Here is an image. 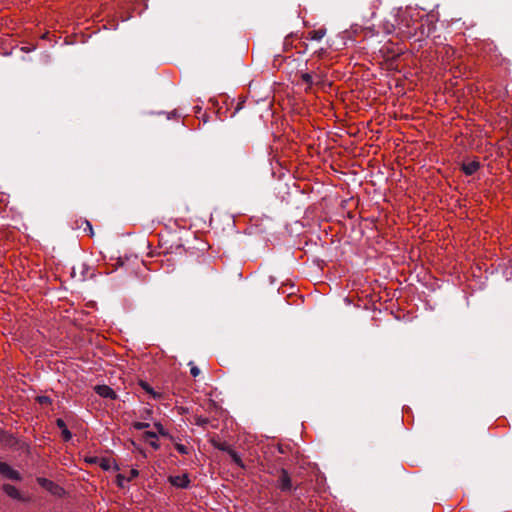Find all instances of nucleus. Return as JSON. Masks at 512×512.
Segmentation results:
<instances>
[{"label":"nucleus","mask_w":512,"mask_h":512,"mask_svg":"<svg viewBox=\"0 0 512 512\" xmlns=\"http://www.w3.org/2000/svg\"><path fill=\"white\" fill-rule=\"evenodd\" d=\"M169 483L175 487L186 489L190 486V479L187 474L180 476H170Z\"/></svg>","instance_id":"4"},{"label":"nucleus","mask_w":512,"mask_h":512,"mask_svg":"<svg viewBox=\"0 0 512 512\" xmlns=\"http://www.w3.org/2000/svg\"><path fill=\"white\" fill-rule=\"evenodd\" d=\"M240 107H241V104L239 103V104L237 105V107H236V111H238V110L240 109Z\"/></svg>","instance_id":"26"},{"label":"nucleus","mask_w":512,"mask_h":512,"mask_svg":"<svg viewBox=\"0 0 512 512\" xmlns=\"http://www.w3.org/2000/svg\"><path fill=\"white\" fill-rule=\"evenodd\" d=\"M229 456L231 457L232 461L239 467L244 468V463L241 460L240 456L237 454L236 451L232 450L229 453Z\"/></svg>","instance_id":"12"},{"label":"nucleus","mask_w":512,"mask_h":512,"mask_svg":"<svg viewBox=\"0 0 512 512\" xmlns=\"http://www.w3.org/2000/svg\"><path fill=\"white\" fill-rule=\"evenodd\" d=\"M278 486L283 492L291 491L292 481L291 477L286 469H281L278 477Z\"/></svg>","instance_id":"3"},{"label":"nucleus","mask_w":512,"mask_h":512,"mask_svg":"<svg viewBox=\"0 0 512 512\" xmlns=\"http://www.w3.org/2000/svg\"><path fill=\"white\" fill-rule=\"evenodd\" d=\"M326 34L325 29L313 30L308 33V39L320 41Z\"/></svg>","instance_id":"10"},{"label":"nucleus","mask_w":512,"mask_h":512,"mask_svg":"<svg viewBox=\"0 0 512 512\" xmlns=\"http://www.w3.org/2000/svg\"><path fill=\"white\" fill-rule=\"evenodd\" d=\"M81 224L85 225V227L83 228L84 232H87L90 236L94 235L93 227L88 220H81Z\"/></svg>","instance_id":"14"},{"label":"nucleus","mask_w":512,"mask_h":512,"mask_svg":"<svg viewBox=\"0 0 512 512\" xmlns=\"http://www.w3.org/2000/svg\"><path fill=\"white\" fill-rule=\"evenodd\" d=\"M479 168L480 162L477 160H473L462 164V171L468 176L473 175Z\"/></svg>","instance_id":"6"},{"label":"nucleus","mask_w":512,"mask_h":512,"mask_svg":"<svg viewBox=\"0 0 512 512\" xmlns=\"http://www.w3.org/2000/svg\"><path fill=\"white\" fill-rule=\"evenodd\" d=\"M175 448L176 450L180 453V454H183V455H187L189 454V448L183 444H179L177 443L175 445Z\"/></svg>","instance_id":"15"},{"label":"nucleus","mask_w":512,"mask_h":512,"mask_svg":"<svg viewBox=\"0 0 512 512\" xmlns=\"http://www.w3.org/2000/svg\"><path fill=\"white\" fill-rule=\"evenodd\" d=\"M150 445L155 450H158L160 448V444L158 443L157 439H153L150 441Z\"/></svg>","instance_id":"23"},{"label":"nucleus","mask_w":512,"mask_h":512,"mask_svg":"<svg viewBox=\"0 0 512 512\" xmlns=\"http://www.w3.org/2000/svg\"><path fill=\"white\" fill-rule=\"evenodd\" d=\"M154 426L158 430L159 435L164 436V437L168 436V432L164 429V427L162 426L161 423H159V422L155 423Z\"/></svg>","instance_id":"19"},{"label":"nucleus","mask_w":512,"mask_h":512,"mask_svg":"<svg viewBox=\"0 0 512 512\" xmlns=\"http://www.w3.org/2000/svg\"><path fill=\"white\" fill-rule=\"evenodd\" d=\"M139 385L140 387L146 391L147 393H149L154 399H158L161 397V394L156 392L147 382L145 381H140L139 382Z\"/></svg>","instance_id":"9"},{"label":"nucleus","mask_w":512,"mask_h":512,"mask_svg":"<svg viewBox=\"0 0 512 512\" xmlns=\"http://www.w3.org/2000/svg\"><path fill=\"white\" fill-rule=\"evenodd\" d=\"M124 481H126V477H124L121 474L117 475V484H118L119 487H123V482Z\"/></svg>","instance_id":"22"},{"label":"nucleus","mask_w":512,"mask_h":512,"mask_svg":"<svg viewBox=\"0 0 512 512\" xmlns=\"http://www.w3.org/2000/svg\"><path fill=\"white\" fill-rule=\"evenodd\" d=\"M133 428L136 429V430H143V429H146L150 426L149 423L147 422H134L132 424Z\"/></svg>","instance_id":"16"},{"label":"nucleus","mask_w":512,"mask_h":512,"mask_svg":"<svg viewBox=\"0 0 512 512\" xmlns=\"http://www.w3.org/2000/svg\"><path fill=\"white\" fill-rule=\"evenodd\" d=\"M301 80L307 84V88H306V91L308 89H310L313 84H314V80H313V76L310 74V73H302L301 74Z\"/></svg>","instance_id":"11"},{"label":"nucleus","mask_w":512,"mask_h":512,"mask_svg":"<svg viewBox=\"0 0 512 512\" xmlns=\"http://www.w3.org/2000/svg\"><path fill=\"white\" fill-rule=\"evenodd\" d=\"M39 401H40V403L49 402V398L46 396H43V397L39 398Z\"/></svg>","instance_id":"24"},{"label":"nucleus","mask_w":512,"mask_h":512,"mask_svg":"<svg viewBox=\"0 0 512 512\" xmlns=\"http://www.w3.org/2000/svg\"><path fill=\"white\" fill-rule=\"evenodd\" d=\"M94 390L99 396L103 398H108L111 400L117 399L116 392L108 385H96Z\"/></svg>","instance_id":"5"},{"label":"nucleus","mask_w":512,"mask_h":512,"mask_svg":"<svg viewBox=\"0 0 512 512\" xmlns=\"http://www.w3.org/2000/svg\"><path fill=\"white\" fill-rule=\"evenodd\" d=\"M56 425L61 429L62 438L64 441H69L72 438V433L68 430L66 423L63 419H56Z\"/></svg>","instance_id":"8"},{"label":"nucleus","mask_w":512,"mask_h":512,"mask_svg":"<svg viewBox=\"0 0 512 512\" xmlns=\"http://www.w3.org/2000/svg\"><path fill=\"white\" fill-rule=\"evenodd\" d=\"M37 483L42 488L46 489L47 491H49L53 495L61 496L64 493V489L62 487H60L58 484H56L55 482H53V481H51V480H49L47 478L38 477L37 478Z\"/></svg>","instance_id":"1"},{"label":"nucleus","mask_w":512,"mask_h":512,"mask_svg":"<svg viewBox=\"0 0 512 512\" xmlns=\"http://www.w3.org/2000/svg\"><path fill=\"white\" fill-rule=\"evenodd\" d=\"M138 475H139V471L137 469H131L129 472V477L126 478V481H131Z\"/></svg>","instance_id":"21"},{"label":"nucleus","mask_w":512,"mask_h":512,"mask_svg":"<svg viewBox=\"0 0 512 512\" xmlns=\"http://www.w3.org/2000/svg\"><path fill=\"white\" fill-rule=\"evenodd\" d=\"M0 474L9 480L21 481L22 476L6 462H0Z\"/></svg>","instance_id":"2"},{"label":"nucleus","mask_w":512,"mask_h":512,"mask_svg":"<svg viewBox=\"0 0 512 512\" xmlns=\"http://www.w3.org/2000/svg\"><path fill=\"white\" fill-rule=\"evenodd\" d=\"M144 438L146 440L148 439H157L158 438V435L157 433L153 432V431H146L144 434H143Z\"/></svg>","instance_id":"20"},{"label":"nucleus","mask_w":512,"mask_h":512,"mask_svg":"<svg viewBox=\"0 0 512 512\" xmlns=\"http://www.w3.org/2000/svg\"><path fill=\"white\" fill-rule=\"evenodd\" d=\"M2 489L9 497L20 501L24 500L18 489L13 485L4 484Z\"/></svg>","instance_id":"7"},{"label":"nucleus","mask_w":512,"mask_h":512,"mask_svg":"<svg viewBox=\"0 0 512 512\" xmlns=\"http://www.w3.org/2000/svg\"><path fill=\"white\" fill-rule=\"evenodd\" d=\"M208 423H209L208 418H204V417H201V416H198V417L195 418V424L198 425V426L204 427Z\"/></svg>","instance_id":"17"},{"label":"nucleus","mask_w":512,"mask_h":512,"mask_svg":"<svg viewBox=\"0 0 512 512\" xmlns=\"http://www.w3.org/2000/svg\"><path fill=\"white\" fill-rule=\"evenodd\" d=\"M189 365L191 366V368H190V373H191V375H192L193 377H197V376H199V374H200V372H201V371H200V369H199L197 366H195V365L193 364V362H192V361H191V362H189Z\"/></svg>","instance_id":"18"},{"label":"nucleus","mask_w":512,"mask_h":512,"mask_svg":"<svg viewBox=\"0 0 512 512\" xmlns=\"http://www.w3.org/2000/svg\"><path fill=\"white\" fill-rule=\"evenodd\" d=\"M214 447L228 454L233 450L226 442H214Z\"/></svg>","instance_id":"13"},{"label":"nucleus","mask_w":512,"mask_h":512,"mask_svg":"<svg viewBox=\"0 0 512 512\" xmlns=\"http://www.w3.org/2000/svg\"><path fill=\"white\" fill-rule=\"evenodd\" d=\"M101 466H102L104 469H108V464H106L105 462H103V463L101 464Z\"/></svg>","instance_id":"25"}]
</instances>
